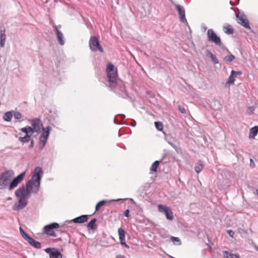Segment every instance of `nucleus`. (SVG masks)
I'll return each instance as SVG.
<instances>
[{
  "label": "nucleus",
  "mask_w": 258,
  "mask_h": 258,
  "mask_svg": "<svg viewBox=\"0 0 258 258\" xmlns=\"http://www.w3.org/2000/svg\"><path fill=\"white\" fill-rule=\"evenodd\" d=\"M136 125V122L135 120H133V122L131 124V125H132V126L134 127Z\"/></svg>",
  "instance_id": "nucleus-45"
},
{
  "label": "nucleus",
  "mask_w": 258,
  "mask_h": 258,
  "mask_svg": "<svg viewBox=\"0 0 258 258\" xmlns=\"http://www.w3.org/2000/svg\"><path fill=\"white\" fill-rule=\"evenodd\" d=\"M120 200H122V199H117V200H111L110 201H109V202H111V201H119ZM107 202H108L107 200H102L100 202H99L96 205V207H95V211H97L99 210V209H100V208L101 207V206H103L104 205V204L105 203H106Z\"/></svg>",
  "instance_id": "nucleus-18"
},
{
  "label": "nucleus",
  "mask_w": 258,
  "mask_h": 258,
  "mask_svg": "<svg viewBox=\"0 0 258 258\" xmlns=\"http://www.w3.org/2000/svg\"><path fill=\"white\" fill-rule=\"evenodd\" d=\"M114 122L115 123H116V124H118V123L116 122V118H114Z\"/></svg>",
  "instance_id": "nucleus-47"
},
{
  "label": "nucleus",
  "mask_w": 258,
  "mask_h": 258,
  "mask_svg": "<svg viewBox=\"0 0 258 258\" xmlns=\"http://www.w3.org/2000/svg\"><path fill=\"white\" fill-rule=\"evenodd\" d=\"M89 46L90 49L93 51H99L101 52H103V49L98 39L95 36L91 37L89 40Z\"/></svg>",
  "instance_id": "nucleus-5"
},
{
  "label": "nucleus",
  "mask_w": 258,
  "mask_h": 258,
  "mask_svg": "<svg viewBox=\"0 0 258 258\" xmlns=\"http://www.w3.org/2000/svg\"><path fill=\"white\" fill-rule=\"evenodd\" d=\"M6 40H0V46L4 47L5 45Z\"/></svg>",
  "instance_id": "nucleus-39"
},
{
  "label": "nucleus",
  "mask_w": 258,
  "mask_h": 258,
  "mask_svg": "<svg viewBox=\"0 0 258 258\" xmlns=\"http://www.w3.org/2000/svg\"><path fill=\"white\" fill-rule=\"evenodd\" d=\"M25 172L21 173L17 177L13 178L14 172L13 170H7L0 174V189L8 188L12 190L23 180Z\"/></svg>",
  "instance_id": "nucleus-2"
},
{
  "label": "nucleus",
  "mask_w": 258,
  "mask_h": 258,
  "mask_svg": "<svg viewBox=\"0 0 258 258\" xmlns=\"http://www.w3.org/2000/svg\"><path fill=\"white\" fill-rule=\"evenodd\" d=\"M46 253L49 254L50 258H62V254L57 250L54 248H47L45 249Z\"/></svg>",
  "instance_id": "nucleus-13"
},
{
  "label": "nucleus",
  "mask_w": 258,
  "mask_h": 258,
  "mask_svg": "<svg viewBox=\"0 0 258 258\" xmlns=\"http://www.w3.org/2000/svg\"><path fill=\"white\" fill-rule=\"evenodd\" d=\"M155 125L156 128L160 131H161L163 130V126L161 122L160 121H155Z\"/></svg>",
  "instance_id": "nucleus-32"
},
{
  "label": "nucleus",
  "mask_w": 258,
  "mask_h": 258,
  "mask_svg": "<svg viewBox=\"0 0 258 258\" xmlns=\"http://www.w3.org/2000/svg\"><path fill=\"white\" fill-rule=\"evenodd\" d=\"M250 166L252 167H254V166H255V164H254L253 160L250 159Z\"/></svg>",
  "instance_id": "nucleus-43"
},
{
  "label": "nucleus",
  "mask_w": 258,
  "mask_h": 258,
  "mask_svg": "<svg viewBox=\"0 0 258 258\" xmlns=\"http://www.w3.org/2000/svg\"><path fill=\"white\" fill-rule=\"evenodd\" d=\"M28 242L34 248L39 249L41 247V243L39 241H36L32 237Z\"/></svg>",
  "instance_id": "nucleus-19"
},
{
  "label": "nucleus",
  "mask_w": 258,
  "mask_h": 258,
  "mask_svg": "<svg viewBox=\"0 0 258 258\" xmlns=\"http://www.w3.org/2000/svg\"><path fill=\"white\" fill-rule=\"evenodd\" d=\"M12 199V198L11 197H9L7 200H11Z\"/></svg>",
  "instance_id": "nucleus-48"
},
{
  "label": "nucleus",
  "mask_w": 258,
  "mask_h": 258,
  "mask_svg": "<svg viewBox=\"0 0 258 258\" xmlns=\"http://www.w3.org/2000/svg\"><path fill=\"white\" fill-rule=\"evenodd\" d=\"M118 235H119V239L120 240V244L122 245L125 246V247L128 248L129 246L125 243V232L124 230L121 228H119L118 229Z\"/></svg>",
  "instance_id": "nucleus-15"
},
{
  "label": "nucleus",
  "mask_w": 258,
  "mask_h": 258,
  "mask_svg": "<svg viewBox=\"0 0 258 258\" xmlns=\"http://www.w3.org/2000/svg\"><path fill=\"white\" fill-rule=\"evenodd\" d=\"M88 218L87 215H83L78 217L72 220H67L65 221L64 226L70 223H72L73 222L76 223H83L86 222L88 220Z\"/></svg>",
  "instance_id": "nucleus-12"
},
{
  "label": "nucleus",
  "mask_w": 258,
  "mask_h": 258,
  "mask_svg": "<svg viewBox=\"0 0 258 258\" xmlns=\"http://www.w3.org/2000/svg\"><path fill=\"white\" fill-rule=\"evenodd\" d=\"M238 23L246 29H250V26L246 15L244 13H239L236 15Z\"/></svg>",
  "instance_id": "nucleus-9"
},
{
  "label": "nucleus",
  "mask_w": 258,
  "mask_h": 258,
  "mask_svg": "<svg viewBox=\"0 0 258 258\" xmlns=\"http://www.w3.org/2000/svg\"><path fill=\"white\" fill-rule=\"evenodd\" d=\"M0 40H6V29L4 28L0 30Z\"/></svg>",
  "instance_id": "nucleus-31"
},
{
  "label": "nucleus",
  "mask_w": 258,
  "mask_h": 258,
  "mask_svg": "<svg viewBox=\"0 0 258 258\" xmlns=\"http://www.w3.org/2000/svg\"><path fill=\"white\" fill-rule=\"evenodd\" d=\"M20 232L21 235L23 234V233H25L24 231L21 227H20Z\"/></svg>",
  "instance_id": "nucleus-46"
},
{
  "label": "nucleus",
  "mask_w": 258,
  "mask_h": 258,
  "mask_svg": "<svg viewBox=\"0 0 258 258\" xmlns=\"http://www.w3.org/2000/svg\"><path fill=\"white\" fill-rule=\"evenodd\" d=\"M159 162L158 161H155L153 164L152 165L150 170L152 172H155L157 171V168L158 166H159Z\"/></svg>",
  "instance_id": "nucleus-29"
},
{
  "label": "nucleus",
  "mask_w": 258,
  "mask_h": 258,
  "mask_svg": "<svg viewBox=\"0 0 258 258\" xmlns=\"http://www.w3.org/2000/svg\"><path fill=\"white\" fill-rule=\"evenodd\" d=\"M250 108L252 110H254V107H251Z\"/></svg>",
  "instance_id": "nucleus-50"
},
{
  "label": "nucleus",
  "mask_w": 258,
  "mask_h": 258,
  "mask_svg": "<svg viewBox=\"0 0 258 258\" xmlns=\"http://www.w3.org/2000/svg\"><path fill=\"white\" fill-rule=\"evenodd\" d=\"M230 4H231V5H233V4H232L231 2H230Z\"/></svg>",
  "instance_id": "nucleus-53"
},
{
  "label": "nucleus",
  "mask_w": 258,
  "mask_h": 258,
  "mask_svg": "<svg viewBox=\"0 0 258 258\" xmlns=\"http://www.w3.org/2000/svg\"><path fill=\"white\" fill-rule=\"evenodd\" d=\"M203 167L204 166L202 161L199 160L195 167V170L197 173H199L203 170Z\"/></svg>",
  "instance_id": "nucleus-22"
},
{
  "label": "nucleus",
  "mask_w": 258,
  "mask_h": 258,
  "mask_svg": "<svg viewBox=\"0 0 258 258\" xmlns=\"http://www.w3.org/2000/svg\"><path fill=\"white\" fill-rule=\"evenodd\" d=\"M51 127L49 126L43 128V132L39 137V149L42 150L45 146L48 138Z\"/></svg>",
  "instance_id": "nucleus-6"
},
{
  "label": "nucleus",
  "mask_w": 258,
  "mask_h": 258,
  "mask_svg": "<svg viewBox=\"0 0 258 258\" xmlns=\"http://www.w3.org/2000/svg\"><path fill=\"white\" fill-rule=\"evenodd\" d=\"M54 28L55 29V31L56 32V34L57 36V39L58 41V43L63 45L64 44V40H63V35L62 32L59 30L58 26L55 25L54 26Z\"/></svg>",
  "instance_id": "nucleus-16"
},
{
  "label": "nucleus",
  "mask_w": 258,
  "mask_h": 258,
  "mask_svg": "<svg viewBox=\"0 0 258 258\" xmlns=\"http://www.w3.org/2000/svg\"><path fill=\"white\" fill-rule=\"evenodd\" d=\"M58 227V224L54 222L45 226L44 227V229L47 234L53 237H56V234L53 231V229L57 228Z\"/></svg>",
  "instance_id": "nucleus-11"
},
{
  "label": "nucleus",
  "mask_w": 258,
  "mask_h": 258,
  "mask_svg": "<svg viewBox=\"0 0 258 258\" xmlns=\"http://www.w3.org/2000/svg\"><path fill=\"white\" fill-rule=\"evenodd\" d=\"M168 143L169 145H170V146L173 148L174 149H175V150H176L177 149V147L176 146V145L174 144H173L171 142H168Z\"/></svg>",
  "instance_id": "nucleus-42"
},
{
  "label": "nucleus",
  "mask_w": 258,
  "mask_h": 258,
  "mask_svg": "<svg viewBox=\"0 0 258 258\" xmlns=\"http://www.w3.org/2000/svg\"><path fill=\"white\" fill-rule=\"evenodd\" d=\"M43 173L42 168L39 166L35 168L31 179L28 181L25 186V194L27 196L30 197L31 194L38 192Z\"/></svg>",
  "instance_id": "nucleus-3"
},
{
  "label": "nucleus",
  "mask_w": 258,
  "mask_h": 258,
  "mask_svg": "<svg viewBox=\"0 0 258 258\" xmlns=\"http://www.w3.org/2000/svg\"><path fill=\"white\" fill-rule=\"evenodd\" d=\"M207 36L209 41L213 42L218 46L221 44L220 38L216 35L213 29H210L208 30Z\"/></svg>",
  "instance_id": "nucleus-8"
},
{
  "label": "nucleus",
  "mask_w": 258,
  "mask_h": 258,
  "mask_svg": "<svg viewBox=\"0 0 258 258\" xmlns=\"http://www.w3.org/2000/svg\"><path fill=\"white\" fill-rule=\"evenodd\" d=\"M258 133V126H255L250 129L249 137L253 139Z\"/></svg>",
  "instance_id": "nucleus-20"
},
{
  "label": "nucleus",
  "mask_w": 258,
  "mask_h": 258,
  "mask_svg": "<svg viewBox=\"0 0 258 258\" xmlns=\"http://www.w3.org/2000/svg\"><path fill=\"white\" fill-rule=\"evenodd\" d=\"M171 3L175 6L176 10L178 12V14L180 16V20L182 22H186V20L185 19V10L183 7L180 6L179 5L175 4L173 1L171 2Z\"/></svg>",
  "instance_id": "nucleus-14"
},
{
  "label": "nucleus",
  "mask_w": 258,
  "mask_h": 258,
  "mask_svg": "<svg viewBox=\"0 0 258 258\" xmlns=\"http://www.w3.org/2000/svg\"><path fill=\"white\" fill-rule=\"evenodd\" d=\"M256 195L258 196V189L256 190Z\"/></svg>",
  "instance_id": "nucleus-49"
},
{
  "label": "nucleus",
  "mask_w": 258,
  "mask_h": 258,
  "mask_svg": "<svg viewBox=\"0 0 258 258\" xmlns=\"http://www.w3.org/2000/svg\"><path fill=\"white\" fill-rule=\"evenodd\" d=\"M235 58V56L232 54H230L224 57V60L227 62H231Z\"/></svg>",
  "instance_id": "nucleus-30"
},
{
  "label": "nucleus",
  "mask_w": 258,
  "mask_h": 258,
  "mask_svg": "<svg viewBox=\"0 0 258 258\" xmlns=\"http://www.w3.org/2000/svg\"><path fill=\"white\" fill-rule=\"evenodd\" d=\"M158 210L159 212L164 213L168 220H172L173 219V213L169 207L159 204Z\"/></svg>",
  "instance_id": "nucleus-7"
},
{
  "label": "nucleus",
  "mask_w": 258,
  "mask_h": 258,
  "mask_svg": "<svg viewBox=\"0 0 258 258\" xmlns=\"http://www.w3.org/2000/svg\"><path fill=\"white\" fill-rule=\"evenodd\" d=\"M96 221V219H93L91 220V221L88 224L87 227L88 229H94V224Z\"/></svg>",
  "instance_id": "nucleus-33"
},
{
  "label": "nucleus",
  "mask_w": 258,
  "mask_h": 258,
  "mask_svg": "<svg viewBox=\"0 0 258 258\" xmlns=\"http://www.w3.org/2000/svg\"><path fill=\"white\" fill-rule=\"evenodd\" d=\"M227 233L229 234V235L233 237L234 235V232L231 230H227Z\"/></svg>",
  "instance_id": "nucleus-37"
},
{
  "label": "nucleus",
  "mask_w": 258,
  "mask_h": 258,
  "mask_svg": "<svg viewBox=\"0 0 258 258\" xmlns=\"http://www.w3.org/2000/svg\"><path fill=\"white\" fill-rule=\"evenodd\" d=\"M23 238L26 240L27 242L31 239V237L29 236L26 233H24L21 235Z\"/></svg>",
  "instance_id": "nucleus-36"
},
{
  "label": "nucleus",
  "mask_w": 258,
  "mask_h": 258,
  "mask_svg": "<svg viewBox=\"0 0 258 258\" xmlns=\"http://www.w3.org/2000/svg\"><path fill=\"white\" fill-rule=\"evenodd\" d=\"M20 131L26 134L25 136L28 137L29 138H31L32 134L34 133L32 129V127L30 126H26L25 127L21 128Z\"/></svg>",
  "instance_id": "nucleus-17"
},
{
  "label": "nucleus",
  "mask_w": 258,
  "mask_h": 258,
  "mask_svg": "<svg viewBox=\"0 0 258 258\" xmlns=\"http://www.w3.org/2000/svg\"><path fill=\"white\" fill-rule=\"evenodd\" d=\"M236 1H237V3H238L239 2V0H236Z\"/></svg>",
  "instance_id": "nucleus-52"
},
{
  "label": "nucleus",
  "mask_w": 258,
  "mask_h": 258,
  "mask_svg": "<svg viewBox=\"0 0 258 258\" xmlns=\"http://www.w3.org/2000/svg\"><path fill=\"white\" fill-rule=\"evenodd\" d=\"M106 72L108 78V86L112 89H115V92L122 98H125L127 94L125 91L124 84L118 80L117 71L114 70V65L108 63L106 68Z\"/></svg>",
  "instance_id": "nucleus-1"
},
{
  "label": "nucleus",
  "mask_w": 258,
  "mask_h": 258,
  "mask_svg": "<svg viewBox=\"0 0 258 258\" xmlns=\"http://www.w3.org/2000/svg\"><path fill=\"white\" fill-rule=\"evenodd\" d=\"M224 30L225 33L227 34H232L233 33V29L230 25L224 27Z\"/></svg>",
  "instance_id": "nucleus-26"
},
{
  "label": "nucleus",
  "mask_w": 258,
  "mask_h": 258,
  "mask_svg": "<svg viewBox=\"0 0 258 258\" xmlns=\"http://www.w3.org/2000/svg\"><path fill=\"white\" fill-rule=\"evenodd\" d=\"M241 72H240V71H235V73H234V75H235V77L237 75H241Z\"/></svg>",
  "instance_id": "nucleus-44"
},
{
  "label": "nucleus",
  "mask_w": 258,
  "mask_h": 258,
  "mask_svg": "<svg viewBox=\"0 0 258 258\" xmlns=\"http://www.w3.org/2000/svg\"><path fill=\"white\" fill-rule=\"evenodd\" d=\"M129 210L127 209V210H126L124 212V216H125L126 217H128L129 216Z\"/></svg>",
  "instance_id": "nucleus-40"
},
{
  "label": "nucleus",
  "mask_w": 258,
  "mask_h": 258,
  "mask_svg": "<svg viewBox=\"0 0 258 258\" xmlns=\"http://www.w3.org/2000/svg\"><path fill=\"white\" fill-rule=\"evenodd\" d=\"M14 115V117L15 118L17 119H19L22 117V114L21 113H20L18 111H15L14 112V114H13Z\"/></svg>",
  "instance_id": "nucleus-34"
},
{
  "label": "nucleus",
  "mask_w": 258,
  "mask_h": 258,
  "mask_svg": "<svg viewBox=\"0 0 258 258\" xmlns=\"http://www.w3.org/2000/svg\"><path fill=\"white\" fill-rule=\"evenodd\" d=\"M31 142V143H30V145H29V148L31 149L34 146V140L33 139H31V140L30 141Z\"/></svg>",
  "instance_id": "nucleus-41"
},
{
  "label": "nucleus",
  "mask_w": 258,
  "mask_h": 258,
  "mask_svg": "<svg viewBox=\"0 0 258 258\" xmlns=\"http://www.w3.org/2000/svg\"><path fill=\"white\" fill-rule=\"evenodd\" d=\"M170 239L175 245H180L181 244L180 240L178 237L171 236Z\"/></svg>",
  "instance_id": "nucleus-27"
},
{
  "label": "nucleus",
  "mask_w": 258,
  "mask_h": 258,
  "mask_svg": "<svg viewBox=\"0 0 258 258\" xmlns=\"http://www.w3.org/2000/svg\"><path fill=\"white\" fill-rule=\"evenodd\" d=\"M207 55V56H209L211 58V60L214 64L219 63V60L217 58L215 54H214L212 52H211L210 51H208Z\"/></svg>",
  "instance_id": "nucleus-21"
},
{
  "label": "nucleus",
  "mask_w": 258,
  "mask_h": 258,
  "mask_svg": "<svg viewBox=\"0 0 258 258\" xmlns=\"http://www.w3.org/2000/svg\"><path fill=\"white\" fill-rule=\"evenodd\" d=\"M23 238L26 240L27 242L31 239V237L29 236L26 233H24L21 235Z\"/></svg>",
  "instance_id": "nucleus-35"
},
{
  "label": "nucleus",
  "mask_w": 258,
  "mask_h": 258,
  "mask_svg": "<svg viewBox=\"0 0 258 258\" xmlns=\"http://www.w3.org/2000/svg\"><path fill=\"white\" fill-rule=\"evenodd\" d=\"M207 29V28L206 27H205L204 28V30H206Z\"/></svg>",
  "instance_id": "nucleus-51"
},
{
  "label": "nucleus",
  "mask_w": 258,
  "mask_h": 258,
  "mask_svg": "<svg viewBox=\"0 0 258 258\" xmlns=\"http://www.w3.org/2000/svg\"><path fill=\"white\" fill-rule=\"evenodd\" d=\"M13 117V113L12 111H8L6 112L4 114L3 116V118L5 121H10L12 119V117Z\"/></svg>",
  "instance_id": "nucleus-24"
},
{
  "label": "nucleus",
  "mask_w": 258,
  "mask_h": 258,
  "mask_svg": "<svg viewBox=\"0 0 258 258\" xmlns=\"http://www.w3.org/2000/svg\"><path fill=\"white\" fill-rule=\"evenodd\" d=\"M257 250H258V248H257Z\"/></svg>",
  "instance_id": "nucleus-54"
},
{
  "label": "nucleus",
  "mask_w": 258,
  "mask_h": 258,
  "mask_svg": "<svg viewBox=\"0 0 258 258\" xmlns=\"http://www.w3.org/2000/svg\"><path fill=\"white\" fill-rule=\"evenodd\" d=\"M15 195L19 198L18 203H16L13 207L15 211H19L25 207L27 204V199L30 198L25 194V188L24 185L20 187L15 191Z\"/></svg>",
  "instance_id": "nucleus-4"
},
{
  "label": "nucleus",
  "mask_w": 258,
  "mask_h": 258,
  "mask_svg": "<svg viewBox=\"0 0 258 258\" xmlns=\"http://www.w3.org/2000/svg\"><path fill=\"white\" fill-rule=\"evenodd\" d=\"M178 109L180 111V112L183 114H184L186 113L185 109L184 108L181 107L180 106H178Z\"/></svg>",
  "instance_id": "nucleus-38"
},
{
  "label": "nucleus",
  "mask_w": 258,
  "mask_h": 258,
  "mask_svg": "<svg viewBox=\"0 0 258 258\" xmlns=\"http://www.w3.org/2000/svg\"><path fill=\"white\" fill-rule=\"evenodd\" d=\"M32 131L37 134L39 133L44 128L41 120L38 118H34L31 120Z\"/></svg>",
  "instance_id": "nucleus-10"
},
{
  "label": "nucleus",
  "mask_w": 258,
  "mask_h": 258,
  "mask_svg": "<svg viewBox=\"0 0 258 258\" xmlns=\"http://www.w3.org/2000/svg\"><path fill=\"white\" fill-rule=\"evenodd\" d=\"M223 254L224 258H240L237 255L230 253L227 251H224Z\"/></svg>",
  "instance_id": "nucleus-25"
},
{
  "label": "nucleus",
  "mask_w": 258,
  "mask_h": 258,
  "mask_svg": "<svg viewBox=\"0 0 258 258\" xmlns=\"http://www.w3.org/2000/svg\"><path fill=\"white\" fill-rule=\"evenodd\" d=\"M235 71L232 70L231 72V75L229 77L228 81L226 82V84H228L229 85H233L234 84L235 75H234Z\"/></svg>",
  "instance_id": "nucleus-23"
},
{
  "label": "nucleus",
  "mask_w": 258,
  "mask_h": 258,
  "mask_svg": "<svg viewBox=\"0 0 258 258\" xmlns=\"http://www.w3.org/2000/svg\"><path fill=\"white\" fill-rule=\"evenodd\" d=\"M31 138H29L28 137L24 136V137H20L19 138V141L22 143H28L29 141L31 140Z\"/></svg>",
  "instance_id": "nucleus-28"
}]
</instances>
